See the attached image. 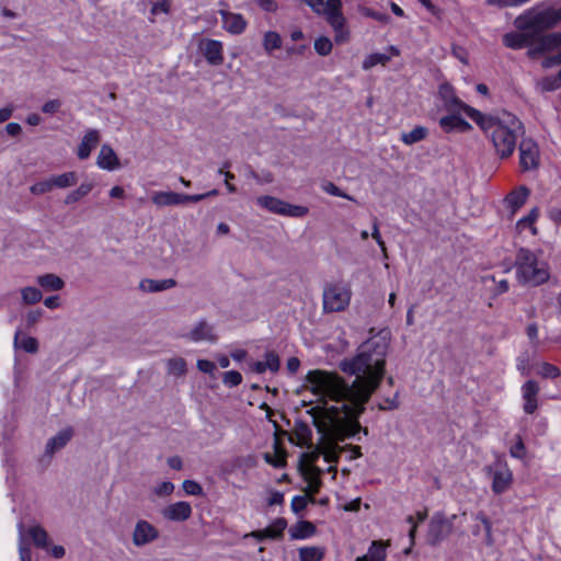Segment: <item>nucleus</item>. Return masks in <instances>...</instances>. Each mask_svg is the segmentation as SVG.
I'll list each match as a JSON object with an SVG mask.
<instances>
[{"mask_svg":"<svg viewBox=\"0 0 561 561\" xmlns=\"http://www.w3.org/2000/svg\"><path fill=\"white\" fill-rule=\"evenodd\" d=\"M389 350L387 335H375L359 345L352 358L340 362V369L354 376L347 382L337 373L314 369L306 375V387L319 400L327 404L328 400L341 404V410L347 417L334 427L335 442H344L355 437L359 432L368 435V428L362 427L358 417L365 412V405L373 393L380 387L386 374V357Z\"/></svg>","mask_w":561,"mask_h":561,"instance_id":"f257e3e1","label":"nucleus"},{"mask_svg":"<svg viewBox=\"0 0 561 561\" xmlns=\"http://www.w3.org/2000/svg\"><path fill=\"white\" fill-rule=\"evenodd\" d=\"M472 113L477 117L474 122L492 142L495 154L500 159L510 158L516 149L517 131L522 129V123L513 115L500 118L484 115L480 111Z\"/></svg>","mask_w":561,"mask_h":561,"instance_id":"f03ea898","label":"nucleus"},{"mask_svg":"<svg viewBox=\"0 0 561 561\" xmlns=\"http://www.w3.org/2000/svg\"><path fill=\"white\" fill-rule=\"evenodd\" d=\"M517 280L527 286H539L550 277L548 264L528 249H518L515 257Z\"/></svg>","mask_w":561,"mask_h":561,"instance_id":"7ed1b4c3","label":"nucleus"},{"mask_svg":"<svg viewBox=\"0 0 561 561\" xmlns=\"http://www.w3.org/2000/svg\"><path fill=\"white\" fill-rule=\"evenodd\" d=\"M561 21V8L529 10L515 19V26L520 31H528L533 36L541 34Z\"/></svg>","mask_w":561,"mask_h":561,"instance_id":"20e7f679","label":"nucleus"},{"mask_svg":"<svg viewBox=\"0 0 561 561\" xmlns=\"http://www.w3.org/2000/svg\"><path fill=\"white\" fill-rule=\"evenodd\" d=\"M352 290L341 283H327L322 291V309L324 313L344 311L351 302Z\"/></svg>","mask_w":561,"mask_h":561,"instance_id":"39448f33","label":"nucleus"},{"mask_svg":"<svg viewBox=\"0 0 561 561\" xmlns=\"http://www.w3.org/2000/svg\"><path fill=\"white\" fill-rule=\"evenodd\" d=\"M256 204L277 215L288 216V217H295L300 218L306 216L309 213V209L305 206L300 205H291L280 198L270 196V195H263L256 198Z\"/></svg>","mask_w":561,"mask_h":561,"instance_id":"423d86ee","label":"nucleus"},{"mask_svg":"<svg viewBox=\"0 0 561 561\" xmlns=\"http://www.w3.org/2000/svg\"><path fill=\"white\" fill-rule=\"evenodd\" d=\"M485 472L492 478L491 489L494 494H503L512 488L514 477L506 461L499 459L495 463L485 467Z\"/></svg>","mask_w":561,"mask_h":561,"instance_id":"0eeeda50","label":"nucleus"},{"mask_svg":"<svg viewBox=\"0 0 561 561\" xmlns=\"http://www.w3.org/2000/svg\"><path fill=\"white\" fill-rule=\"evenodd\" d=\"M438 94L443 101L444 108L447 112H463L466 113L472 121L477 117L473 115L472 111H477L476 108L463 103L456 94L454 88L449 83H443L439 85Z\"/></svg>","mask_w":561,"mask_h":561,"instance_id":"6e6552de","label":"nucleus"},{"mask_svg":"<svg viewBox=\"0 0 561 561\" xmlns=\"http://www.w3.org/2000/svg\"><path fill=\"white\" fill-rule=\"evenodd\" d=\"M451 529L453 524L443 514H435L428 523L427 542L436 546L449 536Z\"/></svg>","mask_w":561,"mask_h":561,"instance_id":"1a4fd4ad","label":"nucleus"},{"mask_svg":"<svg viewBox=\"0 0 561 561\" xmlns=\"http://www.w3.org/2000/svg\"><path fill=\"white\" fill-rule=\"evenodd\" d=\"M519 165L522 171L535 170L539 165V149L537 144L530 138L520 140L519 146Z\"/></svg>","mask_w":561,"mask_h":561,"instance_id":"9d476101","label":"nucleus"},{"mask_svg":"<svg viewBox=\"0 0 561 561\" xmlns=\"http://www.w3.org/2000/svg\"><path fill=\"white\" fill-rule=\"evenodd\" d=\"M159 538V530L151 523L140 519L136 523L133 531V543L135 547H144Z\"/></svg>","mask_w":561,"mask_h":561,"instance_id":"9b49d317","label":"nucleus"},{"mask_svg":"<svg viewBox=\"0 0 561 561\" xmlns=\"http://www.w3.org/2000/svg\"><path fill=\"white\" fill-rule=\"evenodd\" d=\"M561 46V32H554L546 35L534 36L533 47L528 54L531 57L542 55Z\"/></svg>","mask_w":561,"mask_h":561,"instance_id":"f8f14e48","label":"nucleus"},{"mask_svg":"<svg viewBox=\"0 0 561 561\" xmlns=\"http://www.w3.org/2000/svg\"><path fill=\"white\" fill-rule=\"evenodd\" d=\"M184 337L195 343H215L218 340L215 327L210 324L206 319H202L195 323L194 327L184 335Z\"/></svg>","mask_w":561,"mask_h":561,"instance_id":"ddd939ff","label":"nucleus"},{"mask_svg":"<svg viewBox=\"0 0 561 561\" xmlns=\"http://www.w3.org/2000/svg\"><path fill=\"white\" fill-rule=\"evenodd\" d=\"M199 50L203 53L208 64L219 66L224 61L222 43L216 39L203 38L198 44Z\"/></svg>","mask_w":561,"mask_h":561,"instance_id":"4468645a","label":"nucleus"},{"mask_svg":"<svg viewBox=\"0 0 561 561\" xmlns=\"http://www.w3.org/2000/svg\"><path fill=\"white\" fill-rule=\"evenodd\" d=\"M192 506L188 502L180 501L162 508L161 515L170 522H185L192 516Z\"/></svg>","mask_w":561,"mask_h":561,"instance_id":"2eb2a0df","label":"nucleus"},{"mask_svg":"<svg viewBox=\"0 0 561 561\" xmlns=\"http://www.w3.org/2000/svg\"><path fill=\"white\" fill-rule=\"evenodd\" d=\"M449 114L439 119V126L445 133L451 131H469L472 126L463 119L461 112H448Z\"/></svg>","mask_w":561,"mask_h":561,"instance_id":"dca6fc26","label":"nucleus"},{"mask_svg":"<svg viewBox=\"0 0 561 561\" xmlns=\"http://www.w3.org/2000/svg\"><path fill=\"white\" fill-rule=\"evenodd\" d=\"M219 14L222 20V27L230 34H241L247 27V21L240 13L220 10Z\"/></svg>","mask_w":561,"mask_h":561,"instance_id":"f3484780","label":"nucleus"},{"mask_svg":"<svg viewBox=\"0 0 561 561\" xmlns=\"http://www.w3.org/2000/svg\"><path fill=\"white\" fill-rule=\"evenodd\" d=\"M523 399H524V412L533 414L538 407L537 396L539 392V386L535 380L526 381L522 387Z\"/></svg>","mask_w":561,"mask_h":561,"instance_id":"a211bd4d","label":"nucleus"},{"mask_svg":"<svg viewBox=\"0 0 561 561\" xmlns=\"http://www.w3.org/2000/svg\"><path fill=\"white\" fill-rule=\"evenodd\" d=\"M101 140L100 131L96 129H89L81 142L78 146L77 156L80 160H85L90 157L91 151L99 145Z\"/></svg>","mask_w":561,"mask_h":561,"instance_id":"6ab92c4d","label":"nucleus"},{"mask_svg":"<svg viewBox=\"0 0 561 561\" xmlns=\"http://www.w3.org/2000/svg\"><path fill=\"white\" fill-rule=\"evenodd\" d=\"M524 33L511 32L503 35V44L512 49H520L527 46L533 47L534 36L528 31Z\"/></svg>","mask_w":561,"mask_h":561,"instance_id":"aec40b11","label":"nucleus"},{"mask_svg":"<svg viewBox=\"0 0 561 561\" xmlns=\"http://www.w3.org/2000/svg\"><path fill=\"white\" fill-rule=\"evenodd\" d=\"M73 430L71 427H66L58 432L54 437L48 439L45 454L48 456H53L57 450L64 448L72 438Z\"/></svg>","mask_w":561,"mask_h":561,"instance_id":"412c9836","label":"nucleus"},{"mask_svg":"<svg viewBox=\"0 0 561 561\" xmlns=\"http://www.w3.org/2000/svg\"><path fill=\"white\" fill-rule=\"evenodd\" d=\"M151 201L158 207L183 205V194L159 191L152 194Z\"/></svg>","mask_w":561,"mask_h":561,"instance_id":"4be33fe9","label":"nucleus"},{"mask_svg":"<svg viewBox=\"0 0 561 561\" xmlns=\"http://www.w3.org/2000/svg\"><path fill=\"white\" fill-rule=\"evenodd\" d=\"M98 165L101 169L110 171L115 170L119 167L118 158L110 145H103L101 147L98 157Z\"/></svg>","mask_w":561,"mask_h":561,"instance_id":"5701e85b","label":"nucleus"},{"mask_svg":"<svg viewBox=\"0 0 561 561\" xmlns=\"http://www.w3.org/2000/svg\"><path fill=\"white\" fill-rule=\"evenodd\" d=\"M176 282L173 278L150 279L145 278L139 283L140 290L145 293H158L175 287Z\"/></svg>","mask_w":561,"mask_h":561,"instance_id":"b1692460","label":"nucleus"},{"mask_svg":"<svg viewBox=\"0 0 561 561\" xmlns=\"http://www.w3.org/2000/svg\"><path fill=\"white\" fill-rule=\"evenodd\" d=\"M530 191L526 186L522 185L506 196L505 202L512 209V213H516L526 203Z\"/></svg>","mask_w":561,"mask_h":561,"instance_id":"393cba45","label":"nucleus"},{"mask_svg":"<svg viewBox=\"0 0 561 561\" xmlns=\"http://www.w3.org/2000/svg\"><path fill=\"white\" fill-rule=\"evenodd\" d=\"M294 435L297 439L296 444L299 447H307V448L312 447V443H311L312 431L307 423H305L302 421H297L295 423V427H294Z\"/></svg>","mask_w":561,"mask_h":561,"instance_id":"a878e982","label":"nucleus"},{"mask_svg":"<svg viewBox=\"0 0 561 561\" xmlns=\"http://www.w3.org/2000/svg\"><path fill=\"white\" fill-rule=\"evenodd\" d=\"M317 531L316 526L308 520L298 522L289 529L293 539H305L313 536Z\"/></svg>","mask_w":561,"mask_h":561,"instance_id":"bb28decb","label":"nucleus"},{"mask_svg":"<svg viewBox=\"0 0 561 561\" xmlns=\"http://www.w3.org/2000/svg\"><path fill=\"white\" fill-rule=\"evenodd\" d=\"M305 480L308 482V485L306 488V492L309 493V501L313 502V495L319 492L321 486V480L319 478L320 469L318 468H311L310 472L304 471L302 472Z\"/></svg>","mask_w":561,"mask_h":561,"instance_id":"cd10ccee","label":"nucleus"},{"mask_svg":"<svg viewBox=\"0 0 561 561\" xmlns=\"http://www.w3.org/2000/svg\"><path fill=\"white\" fill-rule=\"evenodd\" d=\"M37 284L46 290L58 291L65 287V282L55 274H44L37 277Z\"/></svg>","mask_w":561,"mask_h":561,"instance_id":"c85d7f7f","label":"nucleus"},{"mask_svg":"<svg viewBox=\"0 0 561 561\" xmlns=\"http://www.w3.org/2000/svg\"><path fill=\"white\" fill-rule=\"evenodd\" d=\"M33 543L41 549L48 548V534L41 525H33L27 529Z\"/></svg>","mask_w":561,"mask_h":561,"instance_id":"c756f323","label":"nucleus"},{"mask_svg":"<svg viewBox=\"0 0 561 561\" xmlns=\"http://www.w3.org/2000/svg\"><path fill=\"white\" fill-rule=\"evenodd\" d=\"M428 136V129L424 126H416L409 133H402L400 139L403 144L411 146L424 140Z\"/></svg>","mask_w":561,"mask_h":561,"instance_id":"7c9ffc66","label":"nucleus"},{"mask_svg":"<svg viewBox=\"0 0 561 561\" xmlns=\"http://www.w3.org/2000/svg\"><path fill=\"white\" fill-rule=\"evenodd\" d=\"M309 449H310L309 451L302 453L300 455L299 467H300L301 472H304V471L310 472V469L314 468L313 463L319 459V457L321 455V448H319V447L313 448V446H312Z\"/></svg>","mask_w":561,"mask_h":561,"instance_id":"2f4dec72","label":"nucleus"},{"mask_svg":"<svg viewBox=\"0 0 561 561\" xmlns=\"http://www.w3.org/2000/svg\"><path fill=\"white\" fill-rule=\"evenodd\" d=\"M300 561H321L325 554L323 547H301L298 550Z\"/></svg>","mask_w":561,"mask_h":561,"instance_id":"473e14b6","label":"nucleus"},{"mask_svg":"<svg viewBox=\"0 0 561 561\" xmlns=\"http://www.w3.org/2000/svg\"><path fill=\"white\" fill-rule=\"evenodd\" d=\"M386 550L381 542L374 541L367 552L363 557H358L356 561H385Z\"/></svg>","mask_w":561,"mask_h":561,"instance_id":"72a5a7b5","label":"nucleus"},{"mask_svg":"<svg viewBox=\"0 0 561 561\" xmlns=\"http://www.w3.org/2000/svg\"><path fill=\"white\" fill-rule=\"evenodd\" d=\"M53 187L66 188L73 186L78 182V178L76 172H66L59 175H54L50 178Z\"/></svg>","mask_w":561,"mask_h":561,"instance_id":"f704fd0d","label":"nucleus"},{"mask_svg":"<svg viewBox=\"0 0 561 561\" xmlns=\"http://www.w3.org/2000/svg\"><path fill=\"white\" fill-rule=\"evenodd\" d=\"M345 447L339 446L337 443L329 442L322 449L321 454L327 462H337L339 454L344 451Z\"/></svg>","mask_w":561,"mask_h":561,"instance_id":"c9c22d12","label":"nucleus"},{"mask_svg":"<svg viewBox=\"0 0 561 561\" xmlns=\"http://www.w3.org/2000/svg\"><path fill=\"white\" fill-rule=\"evenodd\" d=\"M93 188V184L90 182L82 183L77 190L70 192L66 198L65 204H73L80 201L82 197L88 195Z\"/></svg>","mask_w":561,"mask_h":561,"instance_id":"e433bc0d","label":"nucleus"},{"mask_svg":"<svg viewBox=\"0 0 561 561\" xmlns=\"http://www.w3.org/2000/svg\"><path fill=\"white\" fill-rule=\"evenodd\" d=\"M308 414L312 417V423L318 430L319 433H324L328 428V424L325 421V411L320 408H312L307 411Z\"/></svg>","mask_w":561,"mask_h":561,"instance_id":"4c0bfd02","label":"nucleus"},{"mask_svg":"<svg viewBox=\"0 0 561 561\" xmlns=\"http://www.w3.org/2000/svg\"><path fill=\"white\" fill-rule=\"evenodd\" d=\"M390 58L391 57L387 54H381V53L370 54L363 61V69L369 70L377 65L385 66L386 64H388L390 61Z\"/></svg>","mask_w":561,"mask_h":561,"instance_id":"58836bf2","label":"nucleus"},{"mask_svg":"<svg viewBox=\"0 0 561 561\" xmlns=\"http://www.w3.org/2000/svg\"><path fill=\"white\" fill-rule=\"evenodd\" d=\"M168 373L175 377H182L186 374V362L182 357H175L168 360Z\"/></svg>","mask_w":561,"mask_h":561,"instance_id":"ea45409f","label":"nucleus"},{"mask_svg":"<svg viewBox=\"0 0 561 561\" xmlns=\"http://www.w3.org/2000/svg\"><path fill=\"white\" fill-rule=\"evenodd\" d=\"M22 300L25 305H34L42 300V291L32 286H27L21 289Z\"/></svg>","mask_w":561,"mask_h":561,"instance_id":"a19ab883","label":"nucleus"},{"mask_svg":"<svg viewBox=\"0 0 561 561\" xmlns=\"http://www.w3.org/2000/svg\"><path fill=\"white\" fill-rule=\"evenodd\" d=\"M263 46L267 53H272L273 50L280 48L282 38L279 34L273 31L266 32L264 34Z\"/></svg>","mask_w":561,"mask_h":561,"instance_id":"79ce46f5","label":"nucleus"},{"mask_svg":"<svg viewBox=\"0 0 561 561\" xmlns=\"http://www.w3.org/2000/svg\"><path fill=\"white\" fill-rule=\"evenodd\" d=\"M275 449L276 453L274 455L265 453L264 460L274 468H283L286 465L285 453L278 448L277 443H275Z\"/></svg>","mask_w":561,"mask_h":561,"instance_id":"37998d69","label":"nucleus"},{"mask_svg":"<svg viewBox=\"0 0 561 561\" xmlns=\"http://www.w3.org/2000/svg\"><path fill=\"white\" fill-rule=\"evenodd\" d=\"M287 526V522L284 518L275 519L272 525L266 527L267 537L270 539H277L283 536V533Z\"/></svg>","mask_w":561,"mask_h":561,"instance_id":"c03bdc74","label":"nucleus"},{"mask_svg":"<svg viewBox=\"0 0 561 561\" xmlns=\"http://www.w3.org/2000/svg\"><path fill=\"white\" fill-rule=\"evenodd\" d=\"M539 216V210L537 207H534L526 217H523L517 221V227L523 229L525 227H529L533 231V234L537 233V229L534 227L535 221Z\"/></svg>","mask_w":561,"mask_h":561,"instance_id":"a18cd8bd","label":"nucleus"},{"mask_svg":"<svg viewBox=\"0 0 561 561\" xmlns=\"http://www.w3.org/2000/svg\"><path fill=\"white\" fill-rule=\"evenodd\" d=\"M263 365L265 366V370H270L271 373H276L279 369L280 362L278 355L274 351H268L264 355Z\"/></svg>","mask_w":561,"mask_h":561,"instance_id":"49530a36","label":"nucleus"},{"mask_svg":"<svg viewBox=\"0 0 561 561\" xmlns=\"http://www.w3.org/2000/svg\"><path fill=\"white\" fill-rule=\"evenodd\" d=\"M476 519L481 522V524L483 525V528L485 530V543L488 546H492L494 542V539H493V535H492L491 520L483 513H478L476 516Z\"/></svg>","mask_w":561,"mask_h":561,"instance_id":"de8ad7c7","label":"nucleus"},{"mask_svg":"<svg viewBox=\"0 0 561 561\" xmlns=\"http://www.w3.org/2000/svg\"><path fill=\"white\" fill-rule=\"evenodd\" d=\"M314 50L320 56H328L332 51V42L325 36H321L314 41Z\"/></svg>","mask_w":561,"mask_h":561,"instance_id":"09e8293b","label":"nucleus"},{"mask_svg":"<svg viewBox=\"0 0 561 561\" xmlns=\"http://www.w3.org/2000/svg\"><path fill=\"white\" fill-rule=\"evenodd\" d=\"M222 382L229 388L237 387L242 382V375L237 370L226 371L222 376Z\"/></svg>","mask_w":561,"mask_h":561,"instance_id":"8fccbe9b","label":"nucleus"},{"mask_svg":"<svg viewBox=\"0 0 561 561\" xmlns=\"http://www.w3.org/2000/svg\"><path fill=\"white\" fill-rule=\"evenodd\" d=\"M516 442L510 448V455L516 459H523L526 455V447L520 435H516Z\"/></svg>","mask_w":561,"mask_h":561,"instance_id":"3c124183","label":"nucleus"},{"mask_svg":"<svg viewBox=\"0 0 561 561\" xmlns=\"http://www.w3.org/2000/svg\"><path fill=\"white\" fill-rule=\"evenodd\" d=\"M23 530L24 526L23 524L19 525V531H20V546H19V553L21 561H32V552L28 546L24 545V538H23Z\"/></svg>","mask_w":561,"mask_h":561,"instance_id":"603ef678","label":"nucleus"},{"mask_svg":"<svg viewBox=\"0 0 561 561\" xmlns=\"http://www.w3.org/2000/svg\"><path fill=\"white\" fill-rule=\"evenodd\" d=\"M174 484L170 481H163L153 488V493L159 497H165L173 493Z\"/></svg>","mask_w":561,"mask_h":561,"instance_id":"864d4df0","label":"nucleus"},{"mask_svg":"<svg viewBox=\"0 0 561 561\" xmlns=\"http://www.w3.org/2000/svg\"><path fill=\"white\" fill-rule=\"evenodd\" d=\"M322 190L332 195V196H337V197H342V198H346L348 201H354V198L352 196H350L348 194H346L345 192L341 191L334 183L332 182H325L323 185H322Z\"/></svg>","mask_w":561,"mask_h":561,"instance_id":"5fc2aeb1","label":"nucleus"},{"mask_svg":"<svg viewBox=\"0 0 561 561\" xmlns=\"http://www.w3.org/2000/svg\"><path fill=\"white\" fill-rule=\"evenodd\" d=\"M184 492L188 495H203L202 485L194 480H184L182 483Z\"/></svg>","mask_w":561,"mask_h":561,"instance_id":"6e6d98bb","label":"nucleus"},{"mask_svg":"<svg viewBox=\"0 0 561 561\" xmlns=\"http://www.w3.org/2000/svg\"><path fill=\"white\" fill-rule=\"evenodd\" d=\"M51 179L37 182L30 187V191L34 195H42L53 190Z\"/></svg>","mask_w":561,"mask_h":561,"instance_id":"4d7b16f0","label":"nucleus"},{"mask_svg":"<svg viewBox=\"0 0 561 561\" xmlns=\"http://www.w3.org/2000/svg\"><path fill=\"white\" fill-rule=\"evenodd\" d=\"M539 375H541L543 378H552L553 379L561 375V370L552 364L543 363L540 366Z\"/></svg>","mask_w":561,"mask_h":561,"instance_id":"13d9d810","label":"nucleus"},{"mask_svg":"<svg viewBox=\"0 0 561 561\" xmlns=\"http://www.w3.org/2000/svg\"><path fill=\"white\" fill-rule=\"evenodd\" d=\"M21 347L27 353H35L38 348L37 340L32 336H26L22 340Z\"/></svg>","mask_w":561,"mask_h":561,"instance_id":"bf43d9fd","label":"nucleus"},{"mask_svg":"<svg viewBox=\"0 0 561 561\" xmlns=\"http://www.w3.org/2000/svg\"><path fill=\"white\" fill-rule=\"evenodd\" d=\"M308 499L305 497V496H301V495H297V496H294V499L291 500V510L293 512L295 513H299L301 511H304L308 504Z\"/></svg>","mask_w":561,"mask_h":561,"instance_id":"052dcab7","label":"nucleus"},{"mask_svg":"<svg viewBox=\"0 0 561 561\" xmlns=\"http://www.w3.org/2000/svg\"><path fill=\"white\" fill-rule=\"evenodd\" d=\"M60 106L61 103L59 100H50L42 106V111L46 114H55L59 111Z\"/></svg>","mask_w":561,"mask_h":561,"instance_id":"680f3d73","label":"nucleus"},{"mask_svg":"<svg viewBox=\"0 0 561 561\" xmlns=\"http://www.w3.org/2000/svg\"><path fill=\"white\" fill-rule=\"evenodd\" d=\"M197 368L205 374H213L216 369V365L208 359H198Z\"/></svg>","mask_w":561,"mask_h":561,"instance_id":"e2e57ef3","label":"nucleus"},{"mask_svg":"<svg viewBox=\"0 0 561 561\" xmlns=\"http://www.w3.org/2000/svg\"><path fill=\"white\" fill-rule=\"evenodd\" d=\"M257 5L266 12H275L277 10V3L275 0H254Z\"/></svg>","mask_w":561,"mask_h":561,"instance_id":"0e129e2a","label":"nucleus"},{"mask_svg":"<svg viewBox=\"0 0 561 561\" xmlns=\"http://www.w3.org/2000/svg\"><path fill=\"white\" fill-rule=\"evenodd\" d=\"M159 11L168 13L170 11V4L168 0H162L153 3L151 8V13L157 14Z\"/></svg>","mask_w":561,"mask_h":561,"instance_id":"69168bd1","label":"nucleus"},{"mask_svg":"<svg viewBox=\"0 0 561 561\" xmlns=\"http://www.w3.org/2000/svg\"><path fill=\"white\" fill-rule=\"evenodd\" d=\"M399 408L398 393L391 399H386V404H379V410H394Z\"/></svg>","mask_w":561,"mask_h":561,"instance_id":"338daca9","label":"nucleus"},{"mask_svg":"<svg viewBox=\"0 0 561 561\" xmlns=\"http://www.w3.org/2000/svg\"><path fill=\"white\" fill-rule=\"evenodd\" d=\"M284 502V494L279 491H274L268 497V505H280Z\"/></svg>","mask_w":561,"mask_h":561,"instance_id":"774afa93","label":"nucleus"}]
</instances>
